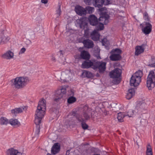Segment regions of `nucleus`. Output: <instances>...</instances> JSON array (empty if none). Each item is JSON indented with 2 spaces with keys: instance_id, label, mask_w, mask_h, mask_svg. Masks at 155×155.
Wrapping results in <instances>:
<instances>
[{
  "instance_id": "obj_40",
  "label": "nucleus",
  "mask_w": 155,
  "mask_h": 155,
  "mask_svg": "<svg viewBox=\"0 0 155 155\" xmlns=\"http://www.w3.org/2000/svg\"><path fill=\"white\" fill-rule=\"evenodd\" d=\"M35 28L36 31H38L42 28V26L41 24H36L35 26Z\"/></svg>"
},
{
  "instance_id": "obj_41",
  "label": "nucleus",
  "mask_w": 155,
  "mask_h": 155,
  "mask_svg": "<svg viewBox=\"0 0 155 155\" xmlns=\"http://www.w3.org/2000/svg\"><path fill=\"white\" fill-rule=\"evenodd\" d=\"M56 12L57 16L58 17L60 15L61 12V5L60 4L58 5V9L56 10Z\"/></svg>"
},
{
  "instance_id": "obj_48",
  "label": "nucleus",
  "mask_w": 155,
  "mask_h": 155,
  "mask_svg": "<svg viewBox=\"0 0 155 155\" xmlns=\"http://www.w3.org/2000/svg\"><path fill=\"white\" fill-rule=\"evenodd\" d=\"M84 2L86 4L88 5H90L91 4V2L92 0H84Z\"/></svg>"
},
{
  "instance_id": "obj_52",
  "label": "nucleus",
  "mask_w": 155,
  "mask_h": 155,
  "mask_svg": "<svg viewBox=\"0 0 155 155\" xmlns=\"http://www.w3.org/2000/svg\"><path fill=\"white\" fill-rule=\"evenodd\" d=\"M71 93L70 94L71 95H74V93L72 91H71Z\"/></svg>"
},
{
  "instance_id": "obj_47",
  "label": "nucleus",
  "mask_w": 155,
  "mask_h": 155,
  "mask_svg": "<svg viewBox=\"0 0 155 155\" xmlns=\"http://www.w3.org/2000/svg\"><path fill=\"white\" fill-rule=\"evenodd\" d=\"M114 51L116 53H117V54H120L121 53V51L119 49L116 48L114 50Z\"/></svg>"
},
{
  "instance_id": "obj_44",
  "label": "nucleus",
  "mask_w": 155,
  "mask_h": 155,
  "mask_svg": "<svg viewBox=\"0 0 155 155\" xmlns=\"http://www.w3.org/2000/svg\"><path fill=\"white\" fill-rule=\"evenodd\" d=\"M108 41H107L106 38H104L102 40V43L103 45H108Z\"/></svg>"
},
{
  "instance_id": "obj_12",
  "label": "nucleus",
  "mask_w": 155,
  "mask_h": 155,
  "mask_svg": "<svg viewBox=\"0 0 155 155\" xmlns=\"http://www.w3.org/2000/svg\"><path fill=\"white\" fill-rule=\"evenodd\" d=\"M75 10L78 14L81 16L85 15L86 13L85 8L79 5H77L75 7Z\"/></svg>"
},
{
  "instance_id": "obj_22",
  "label": "nucleus",
  "mask_w": 155,
  "mask_h": 155,
  "mask_svg": "<svg viewBox=\"0 0 155 155\" xmlns=\"http://www.w3.org/2000/svg\"><path fill=\"white\" fill-rule=\"evenodd\" d=\"M60 145L58 143H56L54 144L51 150V153L55 154L58 153L60 150Z\"/></svg>"
},
{
  "instance_id": "obj_1",
  "label": "nucleus",
  "mask_w": 155,
  "mask_h": 155,
  "mask_svg": "<svg viewBox=\"0 0 155 155\" xmlns=\"http://www.w3.org/2000/svg\"><path fill=\"white\" fill-rule=\"evenodd\" d=\"M46 110V101L45 99H43L39 102L35 114V123L36 125V133L37 134L39 133V124L41 123V120L45 114Z\"/></svg>"
},
{
  "instance_id": "obj_42",
  "label": "nucleus",
  "mask_w": 155,
  "mask_h": 155,
  "mask_svg": "<svg viewBox=\"0 0 155 155\" xmlns=\"http://www.w3.org/2000/svg\"><path fill=\"white\" fill-rule=\"evenodd\" d=\"M134 110H130L129 111L127 112V114H125L126 116H127L129 117H131L132 115L134 114Z\"/></svg>"
},
{
  "instance_id": "obj_14",
  "label": "nucleus",
  "mask_w": 155,
  "mask_h": 155,
  "mask_svg": "<svg viewBox=\"0 0 155 155\" xmlns=\"http://www.w3.org/2000/svg\"><path fill=\"white\" fill-rule=\"evenodd\" d=\"M14 53L10 50L7 51L2 55V57L3 58L8 60L13 59L14 58Z\"/></svg>"
},
{
  "instance_id": "obj_33",
  "label": "nucleus",
  "mask_w": 155,
  "mask_h": 155,
  "mask_svg": "<svg viewBox=\"0 0 155 155\" xmlns=\"http://www.w3.org/2000/svg\"><path fill=\"white\" fill-rule=\"evenodd\" d=\"M82 75L83 77L90 78L92 77V74L89 71H84L83 72Z\"/></svg>"
},
{
  "instance_id": "obj_31",
  "label": "nucleus",
  "mask_w": 155,
  "mask_h": 155,
  "mask_svg": "<svg viewBox=\"0 0 155 155\" xmlns=\"http://www.w3.org/2000/svg\"><path fill=\"white\" fill-rule=\"evenodd\" d=\"M9 38L7 36L3 35L1 37V40L0 42V45H2L6 43L9 40Z\"/></svg>"
},
{
  "instance_id": "obj_50",
  "label": "nucleus",
  "mask_w": 155,
  "mask_h": 155,
  "mask_svg": "<svg viewBox=\"0 0 155 155\" xmlns=\"http://www.w3.org/2000/svg\"><path fill=\"white\" fill-rule=\"evenodd\" d=\"M41 2L45 4H46L48 2V0H41Z\"/></svg>"
},
{
  "instance_id": "obj_19",
  "label": "nucleus",
  "mask_w": 155,
  "mask_h": 155,
  "mask_svg": "<svg viewBox=\"0 0 155 155\" xmlns=\"http://www.w3.org/2000/svg\"><path fill=\"white\" fill-rule=\"evenodd\" d=\"M145 25L146 26L142 30L145 34H148L151 31L152 25L149 22H146Z\"/></svg>"
},
{
  "instance_id": "obj_17",
  "label": "nucleus",
  "mask_w": 155,
  "mask_h": 155,
  "mask_svg": "<svg viewBox=\"0 0 155 155\" xmlns=\"http://www.w3.org/2000/svg\"><path fill=\"white\" fill-rule=\"evenodd\" d=\"M145 106L146 104L144 103L140 102L137 104L134 111L135 112H137L138 111L142 112L145 109Z\"/></svg>"
},
{
  "instance_id": "obj_49",
  "label": "nucleus",
  "mask_w": 155,
  "mask_h": 155,
  "mask_svg": "<svg viewBox=\"0 0 155 155\" xmlns=\"http://www.w3.org/2000/svg\"><path fill=\"white\" fill-rule=\"evenodd\" d=\"M51 60L52 61H53L54 62H55L56 61V59L55 57L54 56H52V58H51Z\"/></svg>"
},
{
  "instance_id": "obj_55",
  "label": "nucleus",
  "mask_w": 155,
  "mask_h": 155,
  "mask_svg": "<svg viewBox=\"0 0 155 155\" xmlns=\"http://www.w3.org/2000/svg\"><path fill=\"white\" fill-rule=\"evenodd\" d=\"M97 57V59H99V58H100V57L99 56H98V57Z\"/></svg>"
},
{
  "instance_id": "obj_46",
  "label": "nucleus",
  "mask_w": 155,
  "mask_h": 155,
  "mask_svg": "<svg viewBox=\"0 0 155 155\" xmlns=\"http://www.w3.org/2000/svg\"><path fill=\"white\" fill-rule=\"evenodd\" d=\"M104 28V26L103 24H100L98 25V30H101L103 29Z\"/></svg>"
},
{
  "instance_id": "obj_35",
  "label": "nucleus",
  "mask_w": 155,
  "mask_h": 155,
  "mask_svg": "<svg viewBox=\"0 0 155 155\" xmlns=\"http://www.w3.org/2000/svg\"><path fill=\"white\" fill-rule=\"evenodd\" d=\"M9 122L8 119L5 117H2L0 119V123L1 125H7Z\"/></svg>"
},
{
  "instance_id": "obj_4",
  "label": "nucleus",
  "mask_w": 155,
  "mask_h": 155,
  "mask_svg": "<svg viewBox=\"0 0 155 155\" xmlns=\"http://www.w3.org/2000/svg\"><path fill=\"white\" fill-rule=\"evenodd\" d=\"M68 88V87L64 86L62 87L60 89H58L55 91L53 97L54 100L57 102H59L65 95Z\"/></svg>"
},
{
  "instance_id": "obj_28",
  "label": "nucleus",
  "mask_w": 155,
  "mask_h": 155,
  "mask_svg": "<svg viewBox=\"0 0 155 155\" xmlns=\"http://www.w3.org/2000/svg\"><path fill=\"white\" fill-rule=\"evenodd\" d=\"M135 91L134 89L131 88L128 90V93L126 95V98L128 100L130 99L135 94Z\"/></svg>"
},
{
  "instance_id": "obj_56",
  "label": "nucleus",
  "mask_w": 155,
  "mask_h": 155,
  "mask_svg": "<svg viewBox=\"0 0 155 155\" xmlns=\"http://www.w3.org/2000/svg\"><path fill=\"white\" fill-rule=\"evenodd\" d=\"M137 145H138V143H137Z\"/></svg>"
},
{
  "instance_id": "obj_23",
  "label": "nucleus",
  "mask_w": 155,
  "mask_h": 155,
  "mask_svg": "<svg viewBox=\"0 0 155 155\" xmlns=\"http://www.w3.org/2000/svg\"><path fill=\"white\" fill-rule=\"evenodd\" d=\"M78 120L81 123V126L84 129H86L88 127V126L84 122V118L82 116H78L77 117Z\"/></svg>"
},
{
  "instance_id": "obj_20",
  "label": "nucleus",
  "mask_w": 155,
  "mask_h": 155,
  "mask_svg": "<svg viewBox=\"0 0 155 155\" xmlns=\"http://www.w3.org/2000/svg\"><path fill=\"white\" fill-rule=\"evenodd\" d=\"M27 109V107L23 106L20 108H18L12 110L11 112L13 114L15 115L17 114L21 113L23 110H26Z\"/></svg>"
},
{
  "instance_id": "obj_2",
  "label": "nucleus",
  "mask_w": 155,
  "mask_h": 155,
  "mask_svg": "<svg viewBox=\"0 0 155 155\" xmlns=\"http://www.w3.org/2000/svg\"><path fill=\"white\" fill-rule=\"evenodd\" d=\"M29 78L26 76L17 77L11 80L12 85L17 89L25 87L30 81Z\"/></svg>"
},
{
  "instance_id": "obj_25",
  "label": "nucleus",
  "mask_w": 155,
  "mask_h": 155,
  "mask_svg": "<svg viewBox=\"0 0 155 155\" xmlns=\"http://www.w3.org/2000/svg\"><path fill=\"white\" fill-rule=\"evenodd\" d=\"M93 1L94 5L99 8L102 6L104 2V0H93Z\"/></svg>"
},
{
  "instance_id": "obj_32",
  "label": "nucleus",
  "mask_w": 155,
  "mask_h": 155,
  "mask_svg": "<svg viewBox=\"0 0 155 155\" xmlns=\"http://www.w3.org/2000/svg\"><path fill=\"white\" fill-rule=\"evenodd\" d=\"M126 115L124 113H119L117 114V118L119 121L120 122H122L124 121L123 118Z\"/></svg>"
},
{
  "instance_id": "obj_8",
  "label": "nucleus",
  "mask_w": 155,
  "mask_h": 155,
  "mask_svg": "<svg viewBox=\"0 0 155 155\" xmlns=\"http://www.w3.org/2000/svg\"><path fill=\"white\" fill-rule=\"evenodd\" d=\"M106 64L105 62L95 61L92 68L98 71L100 73H103L106 68Z\"/></svg>"
},
{
  "instance_id": "obj_38",
  "label": "nucleus",
  "mask_w": 155,
  "mask_h": 155,
  "mask_svg": "<svg viewBox=\"0 0 155 155\" xmlns=\"http://www.w3.org/2000/svg\"><path fill=\"white\" fill-rule=\"evenodd\" d=\"M50 112L53 115H57L59 112L58 110L55 107H52L50 109Z\"/></svg>"
},
{
  "instance_id": "obj_53",
  "label": "nucleus",
  "mask_w": 155,
  "mask_h": 155,
  "mask_svg": "<svg viewBox=\"0 0 155 155\" xmlns=\"http://www.w3.org/2000/svg\"><path fill=\"white\" fill-rule=\"evenodd\" d=\"M62 51H60V53L61 54H62Z\"/></svg>"
},
{
  "instance_id": "obj_34",
  "label": "nucleus",
  "mask_w": 155,
  "mask_h": 155,
  "mask_svg": "<svg viewBox=\"0 0 155 155\" xmlns=\"http://www.w3.org/2000/svg\"><path fill=\"white\" fill-rule=\"evenodd\" d=\"M148 65L151 67H155V57H151V59L149 60Z\"/></svg>"
},
{
  "instance_id": "obj_26",
  "label": "nucleus",
  "mask_w": 155,
  "mask_h": 155,
  "mask_svg": "<svg viewBox=\"0 0 155 155\" xmlns=\"http://www.w3.org/2000/svg\"><path fill=\"white\" fill-rule=\"evenodd\" d=\"M109 18V16L107 14H104L102 16L100 17L99 18V20L100 21H103V23L105 24H107L108 22V19Z\"/></svg>"
},
{
  "instance_id": "obj_21",
  "label": "nucleus",
  "mask_w": 155,
  "mask_h": 155,
  "mask_svg": "<svg viewBox=\"0 0 155 155\" xmlns=\"http://www.w3.org/2000/svg\"><path fill=\"white\" fill-rule=\"evenodd\" d=\"M94 62H92L90 61H85L81 65V68H88L90 67L92 68L94 65Z\"/></svg>"
},
{
  "instance_id": "obj_16",
  "label": "nucleus",
  "mask_w": 155,
  "mask_h": 155,
  "mask_svg": "<svg viewBox=\"0 0 155 155\" xmlns=\"http://www.w3.org/2000/svg\"><path fill=\"white\" fill-rule=\"evenodd\" d=\"M92 114L90 111V109H88L87 106H85L84 107V111L83 116L85 120H88L90 118V114Z\"/></svg>"
},
{
  "instance_id": "obj_54",
  "label": "nucleus",
  "mask_w": 155,
  "mask_h": 155,
  "mask_svg": "<svg viewBox=\"0 0 155 155\" xmlns=\"http://www.w3.org/2000/svg\"><path fill=\"white\" fill-rule=\"evenodd\" d=\"M47 155H51L50 153H48L47 154Z\"/></svg>"
},
{
  "instance_id": "obj_37",
  "label": "nucleus",
  "mask_w": 155,
  "mask_h": 155,
  "mask_svg": "<svg viewBox=\"0 0 155 155\" xmlns=\"http://www.w3.org/2000/svg\"><path fill=\"white\" fill-rule=\"evenodd\" d=\"M146 155H153L152 150L150 145H148L147 147Z\"/></svg>"
},
{
  "instance_id": "obj_15",
  "label": "nucleus",
  "mask_w": 155,
  "mask_h": 155,
  "mask_svg": "<svg viewBox=\"0 0 155 155\" xmlns=\"http://www.w3.org/2000/svg\"><path fill=\"white\" fill-rule=\"evenodd\" d=\"M82 43L84 46L87 48H92L94 46L93 41L88 39L84 40L83 41Z\"/></svg>"
},
{
  "instance_id": "obj_11",
  "label": "nucleus",
  "mask_w": 155,
  "mask_h": 155,
  "mask_svg": "<svg viewBox=\"0 0 155 155\" xmlns=\"http://www.w3.org/2000/svg\"><path fill=\"white\" fill-rule=\"evenodd\" d=\"M146 45V44H143L140 46L138 45L136 46L135 48V55L138 56L141 53H143L144 51L145 47Z\"/></svg>"
},
{
  "instance_id": "obj_51",
  "label": "nucleus",
  "mask_w": 155,
  "mask_h": 155,
  "mask_svg": "<svg viewBox=\"0 0 155 155\" xmlns=\"http://www.w3.org/2000/svg\"><path fill=\"white\" fill-rule=\"evenodd\" d=\"M69 151L67 150L66 153V154L67 155L68 154V155L69 154Z\"/></svg>"
},
{
  "instance_id": "obj_45",
  "label": "nucleus",
  "mask_w": 155,
  "mask_h": 155,
  "mask_svg": "<svg viewBox=\"0 0 155 155\" xmlns=\"http://www.w3.org/2000/svg\"><path fill=\"white\" fill-rule=\"evenodd\" d=\"M144 18L145 20H146L147 21H149L148 14L146 12H145L144 14Z\"/></svg>"
},
{
  "instance_id": "obj_3",
  "label": "nucleus",
  "mask_w": 155,
  "mask_h": 155,
  "mask_svg": "<svg viewBox=\"0 0 155 155\" xmlns=\"http://www.w3.org/2000/svg\"><path fill=\"white\" fill-rule=\"evenodd\" d=\"M143 74V72L140 70H138L134 74L130 79V85L134 87L138 85L141 81V78Z\"/></svg>"
},
{
  "instance_id": "obj_43",
  "label": "nucleus",
  "mask_w": 155,
  "mask_h": 155,
  "mask_svg": "<svg viewBox=\"0 0 155 155\" xmlns=\"http://www.w3.org/2000/svg\"><path fill=\"white\" fill-rule=\"evenodd\" d=\"M26 48H21L18 53V54L19 55L22 54L25 52L26 51Z\"/></svg>"
},
{
  "instance_id": "obj_6",
  "label": "nucleus",
  "mask_w": 155,
  "mask_h": 155,
  "mask_svg": "<svg viewBox=\"0 0 155 155\" xmlns=\"http://www.w3.org/2000/svg\"><path fill=\"white\" fill-rule=\"evenodd\" d=\"M121 73V70L119 68H116L110 73V78L114 79L113 82L115 84H118L120 81L119 78Z\"/></svg>"
},
{
  "instance_id": "obj_27",
  "label": "nucleus",
  "mask_w": 155,
  "mask_h": 155,
  "mask_svg": "<svg viewBox=\"0 0 155 155\" xmlns=\"http://www.w3.org/2000/svg\"><path fill=\"white\" fill-rule=\"evenodd\" d=\"M9 123L12 126L16 127H19L21 125L20 122L16 119H10L9 121Z\"/></svg>"
},
{
  "instance_id": "obj_7",
  "label": "nucleus",
  "mask_w": 155,
  "mask_h": 155,
  "mask_svg": "<svg viewBox=\"0 0 155 155\" xmlns=\"http://www.w3.org/2000/svg\"><path fill=\"white\" fill-rule=\"evenodd\" d=\"M155 75L154 72L150 71L147 78V85L149 90H151L155 87Z\"/></svg>"
},
{
  "instance_id": "obj_24",
  "label": "nucleus",
  "mask_w": 155,
  "mask_h": 155,
  "mask_svg": "<svg viewBox=\"0 0 155 155\" xmlns=\"http://www.w3.org/2000/svg\"><path fill=\"white\" fill-rule=\"evenodd\" d=\"M100 37V35L98 33L97 31L94 30L91 34V38L94 41H97Z\"/></svg>"
},
{
  "instance_id": "obj_36",
  "label": "nucleus",
  "mask_w": 155,
  "mask_h": 155,
  "mask_svg": "<svg viewBox=\"0 0 155 155\" xmlns=\"http://www.w3.org/2000/svg\"><path fill=\"white\" fill-rule=\"evenodd\" d=\"M85 9L86 11V12H87L89 14H91L94 12V8L90 6H87L85 8Z\"/></svg>"
},
{
  "instance_id": "obj_13",
  "label": "nucleus",
  "mask_w": 155,
  "mask_h": 155,
  "mask_svg": "<svg viewBox=\"0 0 155 155\" xmlns=\"http://www.w3.org/2000/svg\"><path fill=\"white\" fill-rule=\"evenodd\" d=\"M88 20L90 24L92 26H96L98 24V19L94 15H90L89 16Z\"/></svg>"
},
{
  "instance_id": "obj_5",
  "label": "nucleus",
  "mask_w": 155,
  "mask_h": 155,
  "mask_svg": "<svg viewBox=\"0 0 155 155\" xmlns=\"http://www.w3.org/2000/svg\"><path fill=\"white\" fill-rule=\"evenodd\" d=\"M73 74L70 70H66L62 71L58 80L61 82L69 81L72 79Z\"/></svg>"
},
{
  "instance_id": "obj_39",
  "label": "nucleus",
  "mask_w": 155,
  "mask_h": 155,
  "mask_svg": "<svg viewBox=\"0 0 155 155\" xmlns=\"http://www.w3.org/2000/svg\"><path fill=\"white\" fill-rule=\"evenodd\" d=\"M76 101V98L72 96L69 97L67 100V102L69 104H72L75 102Z\"/></svg>"
},
{
  "instance_id": "obj_18",
  "label": "nucleus",
  "mask_w": 155,
  "mask_h": 155,
  "mask_svg": "<svg viewBox=\"0 0 155 155\" xmlns=\"http://www.w3.org/2000/svg\"><path fill=\"white\" fill-rule=\"evenodd\" d=\"M7 155H22V153L13 148L9 149L7 151Z\"/></svg>"
},
{
  "instance_id": "obj_30",
  "label": "nucleus",
  "mask_w": 155,
  "mask_h": 155,
  "mask_svg": "<svg viewBox=\"0 0 155 155\" xmlns=\"http://www.w3.org/2000/svg\"><path fill=\"white\" fill-rule=\"evenodd\" d=\"M121 57V56L119 54L114 53L110 56V58L113 61H116L119 60Z\"/></svg>"
},
{
  "instance_id": "obj_10",
  "label": "nucleus",
  "mask_w": 155,
  "mask_h": 155,
  "mask_svg": "<svg viewBox=\"0 0 155 155\" xmlns=\"http://www.w3.org/2000/svg\"><path fill=\"white\" fill-rule=\"evenodd\" d=\"M75 114V113L72 112L68 115L67 119H66L64 123L65 125L67 126L66 127L74 124V119L76 118Z\"/></svg>"
},
{
  "instance_id": "obj_9",
  "label": "nucleus",
  "mask_w": 155,
  "mask_h": 155,
  "mask_svg": "<svg viewBox=\"0 0 155 155\" xmlns=\"http://www.w3.org/2000/svg\"><path fill=\"white\" fill-rule=\"evenodd\" d=\"M79 21L80 28L84 30V35L85 37H87L89 35V28L87 23L84 18H80Z\"/></svg>"
},
{
  "instance_id": "obj_29",
  "label": "nucleus",
  "mask_w": 155,
  "mask_h": 155,
  "mask_svg": "<svg viewBox=\"0 0 155 155\" xmlns=\"http://www.w3.org/2000/svg\"><path fill=\"white\" fill-rule=\"evenodd\" d=\"M80 56L82 58L84 59H88L90 58L89 54L85 51H83L81 52Z\"/></svg>"
}]
</instances>
